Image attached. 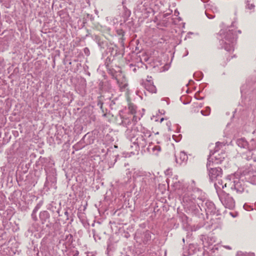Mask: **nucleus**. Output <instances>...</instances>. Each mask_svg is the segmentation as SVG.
I'll use <instances>...</instances> for the list:
<instances>
[{
	"instance_id": "obj_3",
	"label": "nucleus",
	"mask_w": 256,
	"mask_h": 256,
	"mask_svg": "<svg viewBox=\"0 0 256 256\" xmlns=\"http://www.w3.org/2000/svg\"><path fill=\"white\" fill-rule=\"evenodd\" d=\"M133 177L139 178L140 182V191L147 192L148 191L150 186L152 184L154 180V175L149 172H142L139 170L134 172Z\"/></svg>"
},
{
	"instance_id": "obj_7",
	"label": "nucleus",
	"mask_w": 256,
	"mask_h": 256,
	"mask_svg": "<svg viewBox=\"0 0 256 256\" xmlns=\"http://www.w3.org/2000/svg\"><path fill=\"white\" fill-rule=\"evenodd\" d=\"M231 189L236 190L238 194H241L246 189L245 182L238 178H235L231 185Z\"/></svg>"
},
{
	"instance_id": "obj_22",
	"label": "nucleus",
	"mask_w": 256,
	"mask_h": 256,
	"mask_svg": "<svg viewBox=\"0 0 256 256\" xmlns=\"http://www.w3.org/2000/svg\"><path fill=\"white\" fill-rule=\"evenodd\" d=\"M236 256H254L253 253L247 254L244 253L242 252H238Z\"/></svg>"
},
{
	"instance_id": "obj_36",
	"label": "nucleus",
	"mask_w": 256,
	"mask_h": 256,
	"mask_svg": "<svg viewBox=\"0 0 256 256\" xmlns=\"http://www.w3.org/2000/svg\"><path fill=\"white\" fill-rule=\"evenodd\" d=\"M79 254V252H78L77 250L76 251V252H75V254H74V256H78Z\"/></svg>"
},
{
	"instance_id": "obj_8",
	"label": "nucleus",
	"mask_w": 256,
	"mask_h": 256,
	"mask_svg": "<svg viewBox=\"0 0 256 256\" xmlns=\"http://www.w3.org/2000/svg\"><path fill=\"white\" fill-rule=\"evenodd\" d=\"M222 143H220L219 142H218L216 143V146L215 148V151L212 154L214 155V157L215 158V161L214 162H212V163H221L224 158L225 154H222L220 156L219 154H217V152L218 150V148L220 146H222Z\"/></svg>"
},
{
	"instance_id": "obj_31",
	"label": "nucleus",
	"mask_w": 256,
	"mask_h": 256,
	"mask_svg": "<svg viewBox=\"0 0 256 256\" xmlns=\"http://www.w3.org/2000/svg\"><path fill=\"white\" fill-rule=\"evenodd\" d=\"M247 8L250 9V10H252L253 8H254V4H247Z\"/></svg>"
},
{
	"instance_id": "obj_5",
	"label": "nucleus",
	"mask_w": 256,
	"mask_h": 256,
	"mask_svg": "<svg viewBox=\"0 0 256 256\" xmlns=\"http://www.w3.org/2000/svg\"><path fill=\"white\" fill-rule=\"evenodd\" d=\"M210 159L213 160V158H209L208 162L206 164V166L208 171V176L211 182H214L218 178H221L222 176V170L220 168H210Z\"/></svg>"
},
{
	"instance_id": "obj_44",
	"label": "nucleus",
	"mask_w": 256,
	"mask_h": 256,
	"mask_svg": "<svg viewBox=\"0 0 256 256\" xmlns=\"http://www.w3.org/2000/svg\"><path fill=\"white\" fill-rule=\"evenodd\" d=\"M238 32L239 33H241V31H240V30H238Z\"/></svg>"
},
{
	"instance_id": "obj_28",
	"label": "nucleus",
	"mask_w": 256,
	"mask_h": 256,
	"mask_svg": "<svg viewBox=\"0 0 256 256\" xmlns=\"http://www.w3.org/2000/svg\"><path fill=\"white\" fill-rule=\"evenodd\" d=\"M250 182L253 184H256V176H253L250 179Z\"/></svg>"
},
{
	"instance_id": "obj_16",
	"label": "nucleus",
	"mask_w": 256,
	"mask_h": 256,
	"mask_svg": "<svg viewBox=\"0 0 256 256\" xmlns=\"http://www.w3.org/2000/svg\"><path fill=\"white\" fill-rule=\"evenodd\" d=\"M149 152H152L154 154L158 155L159 152L161 150V148L159 146L149 145L148 148Z\"/></svg>"
},
{
	"instance_id": "obj_1",
	"label": "nucleus",
	"mask_w": 256,
	"mask_h": 256,
	"mask_svg": "<svg viewBox=\"0 0 256 256\" xmlns=\"http://www.w3.org/2000/svg\"><path fill=\"white\" fill-rule=\"evenodd\" d=\"M181 194L182 204L188 212L198 216L200 211L204 210L206 214H214V204L207 200L205 194L198 188H184Z\"/></svg>"
},
{
	"instance_id": "obj_11",
	"label": "nucleus",
	"mask_w": 256,
	"mask_h": 256,
	"mask_svg": "<svg viewBox=\"0 0 256 256\" xmlns=\"http://www.w3.org/2000/svg\"><path fill=\"white\" fill-rule=\"evenodd\" d=\"M147 139L148 138L138 134L134 142L137 144L139 148H145L148 144Z\"/></svg>"
},
{
	"instance_id": "obj_23",
	"label": "nucleus",
	"mask_w": 256,
	"mask_h": 256,
	"mask_svg": "<svg viewBox=\"0 0 256 256\" xmlns=\"http://www.w3.org/2000/svg\"><path fill=\"white\" fill-rule=\"evenodd\" d=\"M205 14L209 19H212L215 17V15L214 14H210V10H206Z\"/></svg>"
},
{
	"instance_id": "obj_32",
	"label": "nucleus",
	"mask_w": 256,
	"mask_h": 256,
	"mask_svg": "<svg viewBox=\"0 0 256 256\" xmlns=\"http://www.w3.org/2000/svg\"><path fill=\"white\" fill-rule=\"evenodd\" d=\"M212 11L213 12V13H215V12H218V8L216 7V6H212Z\"/></svg>"
},
{
	"instance_id": "obj_6",
	"label": "nucleus",
	"mask_w": 256,
	"mask_h": 256,
	"mask_svg": "<svg viewBox=\"0 0 256 256\" xmlns=\"http://www.w3.org/2000/svg\"><path fill=\"white\" fill-rule=\"evenodd\" d=\"M220 201L225 208L232 209L235 206V202L233 198L230 196V194L226 192H220L218 195Z\"/></svg>"
},
{
	"instance_id": "obj_35",
	"label": "nucleus",
	"mask_w": 256,
	"mask_h": 256,
	"mask_svg": "<svg viewBox=\"0 0 256 256\" xmlns=\"http://www.w3.org/2000/svg\"><path fill=\"white\" fill-rule=\"evenodd\" d=\"M184 226L187 230H189L190 228L188 227V226H187V224L185 226L184 224Z\"/></svg>"
},
{
	"instance_id": "obj_46",
	"label": "nucleus",
	"mask_w": 256,
	"mask_h": 256,
	"mask_svg": "<svg viewBox=\"0 0 256 256\" xmlns=\"http://www.w3.org/2000/svg\"><path fill=\"white\" fill-rule=\"evenodd\" d=\"M130 120H128V123L130 122Z\"/></svg>"
},
{
	"instance_id": "obj_41",
	"label": "nucleus",
	"mask_w": 256,
	"mask_h": 256,
	"mask_svg": "<svg viewBox=\"0 0 256 256\" xmlns=\"http://www.w3.org/2000/svg\"><path fill=\"white\" fill-rule=\"evenodd\" d=\"M136 68H134V69H133V71H134V72H136Z\"/></svg>"
},
{
	"instance_id": "obj_42",
	"label": "nucleus",
	"mask_w": 256,
	"mask_h": 256,
	"mask_svg": "<svg viewBox=\"0 0 256 256\" xmlns=\"http://www.w3.org/2000/svg\"><path fill=\"white\" fill-rule=\"evenodd\" d=\"M126 120H126V119L124 120V121L122 122V123H123V124L126 123Z\"/></svg>"
},
{
	"instance_id": "obj_2",
	"label": "nucleus",
	"mask_w": 256,
	"mask_h": 256,
	"mask_svg": "<svg viewBox=\"0 0 256 256\" xmlns=\"http://www.w3.org/2000/svg\"><path fill=\"white\" fill-rule=\"evenodd\" d=\"M232 28V25L220 32V45L222 48L230 52L234 50L236 40V32Z\"/></svg>"
},
{
	"instance_id": "obj_38",
	"label": "nucleus",
	"mask_w": 256,
	"mask_h": 256,
	"mask_svg": "<svg viewBox=\"0 0 256 256\" xmlns=\"http://www.w3.org/2000/svg\"><path fill=\"white\" fill-rule=\"evenodd\" d=\"M224 247L226 248V249H228V250H231V248L228 246H224Z\"/></svg>"
},
{
	"instance_id": "obj_34",
	"label": "nucleus",
	"mask_w": 256,
	"mask_h": 256,
	"mask_svg": "<svg viewBox=\"0 0 256 256\" xmlns=\"http://www.w3.org/2000/svg\"><path fill=\"white\" fill-rule=\"evenodd\" d=\"M159 112L161 114H164V110H159Z\"/></svg>"
},
{
	"instance_id": "obj_39",
	"label": "nucleus",
	"mask_w": 256,
	"mask_h": 256,
	"mask_svg": "<svg viewBox=\"0 0 256 256\" xmlns=\"http://www.w3.org/2000/svg\"><path fill=\"white\" fill-rule=\"evenodd\" d=\"M68 213L67 211L64 212V214L66 215L67 216H68Z\"/></svg>"
},
{
	"instance_id": "obj_14",
	"label": "nucleus",
	"mask_w": 256,
	"mask_h": 256,
	"mask_svg": "<svg viewBox=\"0 0 256 256\" xmlns=\"http://www.w3.org/2000/svg\"><path fill=\"white\" fill-rule=\"evenodd\" d=\"M178 156L179 158H178L177 156H176V162L177 164H181L182 163L186 161L188 159L186 154L183 152H180Z\"/></svg>"
},
{
	"instance_id": "obj_40",
	"label": "nucleus",
	"mask_w": 256,
	"mask_h": 256,
	"mask_svg": "<svg viewBox=\"0 0 256 256\" xmlns=\"http://www.w3.org/2000/svg\"><path fill=\"white\" fill-rule=\"evenodd\" d=\"M230 214L233 217H235L236 216L234 215L233 214L232 212H230Z\"/></svg>"
},
{
	"instance_id": "obj_19",
	"label": "nucleus",
	"mask_w": 256,
	"mask_h": 256,
	"mask_svg": "<svg viewBox=\"0 0 256 256\" xmlns=\"http://www.w3.org/2000/svg\"><path fill=\"white\" fill-rule=\"evenodd\" d=\"M248 88V89H251V85L250 84H244L241 88V93L242 96L243 98L244 96V94L246 92V90Z\"/></svg>"
},
{
	"instance_id": "obj_26",
	"label": "nucleus",
	"mask_w": 256,
	"mask_h": 256,
	"mask_svg": "<svg viewBox=\"0 0 256 256\" xmlns=\"http://www.w3.org/2000/svg\"><path fill=\"white\" fill-rule=\"evenodd\" d=\"M194 97L196 99L202 100H203L204 97L203 96H200V92H198V93H196L194 95Z\"/></svg>"
},
{
	"instance_id": "obj_47",
	"label": "nucleus",
	"mask_w": 256,
	"mask_h": 256,
	"mask_svg": "<svg viewBox=\"0 0 256 256\" xmlns=\"http://www.w3.org/2000/svg\"><path fill=\"white\" fill-rule=\"evenodd\" d=\"M182 240H183L184 242V238L182 239Z\"/></svg>"
},
{
	"instance_id": "obj_15",
	"label": "nucleus",
	"mask_w": 256,
	"mask_h": 256,
	"mask_svg": "<svg viewBox=\"0 0 256 256\" xmlns=\"http://www.w3.org/2000/svg\"><path fill=\"white\" fill-rule=\"evenodd\" d=\"M139 135L148 138L151 136L152 133L150 130H148L146 128L140 126Z\"/></svg>"
},
{
	"instance_id": "obj_27",
	"label": "nucleus",
	"mask_w": 256,
	"mask_h": 256,
	"mask_svg": "<svg viewBox=\"0 0 256 256\" xmlns=\"http://www.w3.org/2000/svg\"><path fill=\"white\" fill-rule=\"evenodd\" d=\"M148 83H153L152 76H147L145 84H148Z\"/></svg>"
},
{
	"instance_id": "obj_24",
	"label": "nucleus",
	"mask_w": 256,
	"mask_h": 256,
	"mask_svg": "<svg viewBox=\"0 0 256 256\" xmlns=\"http://www.w3.org/2000/svg\"><path fill=\"white\" fill-rule=\"evenodd\" d=\"M134 116L132 118V121L135 124L136 122L138 120L140 119V117L139 116H138L136 114H134Z\"/></svg>"
},
{
	"instance_id": "obj_20",
	"label": "nucleus",
	"mask_w": 256,
	"mask_h": 256,
	"mask_svg": "<svg viewBox=\"0 0 256 256\" xmlns=\"http://www.w3.org/2000/svg\"><path fill=\"white\" fill-rule=\"evenodd\" d=\"M129 110H130V112L134 114H137V112H136V107L134 106H132V105H130L129 106Z\"/></svg>"
},
{
	"instance_id": "obj_25",
	"label": "nucleus",
	"mask_w": 256,
	"mask_h": 256,
	"mask_svg": "<svg viewBox=\"0 0 256 256\" xmlns=\"http://www.w3.org/2000/svg\"><path fill=\"white\" fill-rule=\"evenodd\" d=\"M42 206V204L40 202L36 204V206H35L34 209L33 210L32 212H34V213H36L38 210L40 208V206Z\"/></svg>"
},
{
	"instance_id": "obj_43",
	"label": "nucleus",
	"mask_w": 256,
	"mask_h": 256,
	"mask_svg": "<svg viewBox=\"0 0 256 256\" xmlns=\"http://www.w3.org/2000/svg\"><path fill=\"white\" fill-rule=\"evenodd\" d=\"M164 120V118H162L160 119V122H162Z\"/></svg>"
},
{
	"instance_id": "obj_30",
	"label": "nucleus",
	"mask_w": 256,
	"mask_h": 256,
	"mask_svg": "<svg viewBox=\"0 0 256 256\" xmlns=\"http://www.w3.org/2000/svg\"><path fill=\"white\" fill-rule=\"evenodd\" d=\"M84 54L87 56H88L90 54V50L88 48H84Z\"/></svg>"
},
{
	"instance_id": "obj_13",
	"label": "nucleus",
	"mask_w": 256,
	"mask_h": 256,
	"mask_svg": "<svg viewBox=\"0 0 256 256\" xmlns=\"http://www.w3.org/2000/svg\"><path fill=\"white\" fill-rule=\"evenodd\" d=\"M117 84L118 85L121 91H124L128 86V82H126L124 78H123L122 80L116 78Z\"/></svg>"
},
{
	"instance_id": "obj_37",
	"label": "nucleus",
	"mask_w": 256,
	"mask_h": 256,
	"mask_svg": "<svg viewBox=\"0 0 256 256\" xmlns=\"http://www.w3.org/2000/svg\"><path fill=\"white\" fill-rule=\"evenodd\" d=\"M98 106H100V108L101 109H102V104L101 103V102H98Z\"/></svg>"
},
{
	"instance_id": "obj_29",
	"label": "nucleus",
	"mask_w": 256,
	"mask_h": 256,
	"mask_svg": "<svg viewBox=\"0 0 256 256\" xmlns=\"http://www.w3.org/2000/svg\"><path fill=\"white\" fill-rule=\"evenodd\" d=\"M31 216L34 220L36 221L38 220V218H37V217L36 216V213H34V212H32Z\"/></svg>"
},
{
	"instance_id": "obj_21",
	"label": "nucleus",
	"mask_w": 256,
	"mask_h": 256,
	"mask_svg": "<svg viewBox=\"0 0 256 256\" xmlns=\"http://www.w3.org/2000/svg\"><path fill=\"white\" fill-rule=\"evenodd\" d=\"M204 116H208L210 112V107L208 106L206 108V110H201L200 112Z\"/></svg>"
},
{
	"instance_id": "obj_18",
	"label": "nucleus",
	"mask_w": 256,
	"mask_h": 256,
	"mask_svg": "<svg viewBox=\"0 0 256 256\" xmlns=\"http://www.w3.org/2000/svg\"><path fill=\"white\" fill-rule=\"evenodd\" d=\"M152 238L151 232L147 230L144 233L143 240L146 244Z\"/></svg>"
},
{
	"instance_id": "obj_17",
	"label": "nucleus",
	"mask_w": 256,
	"mask_h": 256,
	"mask_svg": "<svg viewBox=\"0 0 256 256\" xmlns=\"http://www.w3.org/2000/svg\"><path fill=\"white\" fill-rule=\"evenodd\" d=\"M146 89L152 93H156V88L154 86V83H148V84H144Z\"/></svg>"
},
{
	"instance_id": "obj_33",
	"label": "nucleus",
	"mask_w": 256,
	"mask_h": 256,
	"mask_svg": "<svg viewBox=\"0 0 256 256\" xmlns=\"http://www.w3.org/2000/svg\"><path fill=\"white\" fill-rule=\"evenodd\" d=\"M118 34L119 35L124 36V32L122 31V30H120L118 31Z\"/></svg>"
},
{
	"instance_id": "obj_12",
	"label": "nucleus",
	"mask_w": 256,
	"mask_h": 256,
	"mask_svg": "<svg viewBox=\"0 0 256 256\" xmlns=\"http://www.w3.org/2000/svg\"><path fill=\"white\" fill-rule=\"evenodd\" d=\"M39 216L42 224H44L50 218V214L46 210L41 212Z\"/></svg>"
},
{
	"instance_id": "obj_45",
	"label": "nucleus",
	"mask_w": 256,
	"mask_h": 256,
	"mask_svg": "<svg viewBox=\"0 0 256 256\" xmlns=\"http://www.w3.org/2000/svg\"><path fill=\"white\" fill-rule=\"evenodd\" d=\"M130 66H133L132 64H130Z\"/></svg>"
},
{
	"instance_id": "obj_9",
	"label": "nucleus",
	"mask_w": 256,
	"mask_h": 256,
	"mask_svg": "<svg viewBox=\"0 0 256 256\" xmlns=\"http://www.w3.org/2000/svg\"><path fill=\"white\" fill-rule=\"evenodd\" d=\"M236 143L237 145L240 148H245L248 150L250 153L251 150L256 152V150L252 148L248 142L244 138H238L236 140Z\"/></svg>"
},
{
	"instance_id": "obj_4",
	"label": "nucleus",
	"mask_w": 256,
	"mask_h": 256,
	"mask_svg": "<svg viewBox=\"0 0 256 256\" xmlns=\"http://www.w3.org/2000/svg\"><path fill=\"white\" fill-rule=\"evenodd\" d=\"M135 12L140 14L144 18H147L153 12L148 0H138L134 8Z\"/></svg>"
},
{
	"instance_id": "obj_10",
	"label": "nucleus",
	"mask_w": 256,
	"mask_h": 256,
	"mask_svg": "<svg viewBox=\"0 0 256 256\" xmlns=\"http://www.w3.org/2000/svg\"><path fill=\"white\" fill-rule=\"evenodd\" d=\"M214 184V188L216 190V192L217 193V194L218 195L220 192H225L222 190L226 186L227 184L226 183L224 184H223V182L221 178H218L216 180H215Z\"/></svg>"
}]
</instances>
